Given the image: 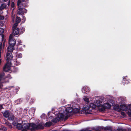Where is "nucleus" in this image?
Returning <instances> with one entry per match:
<instances>
[{
    "mask_svg": "<svg viewBox=\"0 0 131 131\" xmlns=\"http://www.w3.org/2000/svg\"><path fill=\"white\" fill-rule=\"evenodd\" d=\"M41 123H32L31 124L32 126V128L30 129L31 131H35L38 129H42L44 128L43 126Z\"/></svg>",
    "mask_w": 131,
    "mask_h": 131,
    "instance_id": "nucleus-1",
    "label": "nucleus"
},
{
    "mask_svg": "<svg viewBox=\"0 0 131 131\" xmlns=\"http://www.w3.org/2000/svg\"><path fill=\"white\" fill-rule=\"evenodd\" d=\"M128 110V106H127L124 104L121 105L119 106L117 104H115V111L120 112L121 110L126 111Z\"/></svg>",
    "mask_w": 131,
    "mask_h": 131,
    "instance_id": "nucleus-2",
    "label": "nucleus"
},
{
    "mask_svg": "<svg viewBox=\"0 0 131 131\" xmlns=\"http://www.w3.org/2000/svg\"><path fill=\"white\" fill-rule=\"evenodd\" d=\"M18 8L17 10V14L19 15L23 14L25 13H26L27 12V10L25 8L24 6L21 5H19L18 6Z\"/></svg>",
    "mask_w": 131,
    "mask_h": 131,
    "instance_id": "nucleus-3",
    "label": "nucleus"
},
{
    "mask_svg": "<svg viewBox=\"0 0 131 131\" xmlns=\"http://www.w3.org/2000/svg\"><path fill=\"white\" fill-rule=\"evenodd\" d=\"M31 123H26L23 124H22L23 129L21 131H27L28 129L30 130V129L32 128Z\"/></svg>",
    "mask_w": 131,
    "mask_h": 131,
    "instance_id": "nucleus-4",
    "label": "nucleus"
},
{
    "mask_svg": "<svg viewBox=\"0 0 131 131\" xmlns=\"http://www.w3.org/2000/svg\"><path fill=\"white\" fill-rule=\"evenodd\" d=\"M16 43V40L12 37V36L10 35L9 37V45L12 46H14Z\"/></svg>",
    "mask_w": 131,
    "mask_h": 131,
    "instance_id": "nucleus-5",
    "label": "nucleus"
},
{
    "mask_svg": "<svg viewBox=\"0 0 131 131\" xmlns=\"http://www.w3.org/2000/svg\"><path fill=\"white\" fill-rule=\"evenodd\" d=\"M129 80L127 76L124 77L122 83L123 85L127 84L129 82Z\"/></svg>",
    "mask_w": 131,
    "mask_h": 131,
    "instance_id": "nucleus-6",
    "label": "nucleus"
},
{
    "mask_svg": "<svg viewBox=\"0 0 131 131\" xmlns=\"http://www.w3.org/2000/svg\"><path fill=\"white\" fill-rule=\"evenodd\" d=\"M116 100L117 103H124V101H125V98L122 97H120L117 98V99Z\"/></svg>",
    "mask_w": 131,
    "mask_h": 131,
    "instance_id": "nucleus-7",
    "label": "nucleus"
},
{
    "mask_svg": "<svg viewBox=\"0 0 131 131\" xmlns=\"http://www.w3.org/2000/svg\"><path fill=\"white\" fill-rule=\"evenodd\" d=\"M73 108L72 107H67L66 108L65 111L66 112V115H67L68 113H70L73 112Z\"/></svg>",
    "mask_w": 131,
    "mask_h": 131,
    "instance_id": "nucleus-8",
    "label": "nucleus"
},
{
    "mask_svg": "<svg viewBox=\"0 0 131 131\" xmlns=\"http://www.w3.org/2000/svg\"><path fill=\"white\" fill-rule=\"evenodd\" d=\"M99 110L100 112H104L105 111L106 108L104 105H103L101 104L98 105Z\"/></svg>",
    "mask_w": 131,
    "mask_h": 131,
    "instance_id": "nucleus-9",
    "label": "nucleus"
},
{
    "mask_svg": "<svg viewBox=\"0 0 131 131\" xmlns=\"http://www.w3.org/2000/svg\"><path fill=\"white\" fill-rule=\"evenodd\" d=\"M6 57L7 60H12L13 58V56L12 53L7 52L6 55Z\"/></svg>",
    "mask_w": 131,
    "mask_h": 131,
    "instance_id": "nucleus-10",
    "label": "nucleus"
},
{
    "mask_svg": "<svg viewBox=\"0 0 131 131\" xmlns=\"http://www.w3.org/2000/svg\"><path fill=\"white\" fill-rule=\"evenodd\" d=\"M82 92L83 93H84L87 94L90 91L89 89V88L87 86H84L83 87L82 89Z\"/></svg>",
    "mask_w": 131,
    "mask_h": 131,
    "instance_id": "nucleus-11",
    "label": "nucleus"
},
{
    "mask_svg": "<svg viewBox=\"0 0 131 131\" xmlns=\"http://www.w3.org/2000/svg\"><path fill=\"white\" fill-rule=\"evenodd\" d=\"M16 117L12 113H10L8 119L10 121H14L15 120Z\"/></svg>",
    "mask_w": 131,
    "mask_h": 131,
    "instance_id": "nucleus-12",
    "label": "nucleus"
},
{
    "mask_svg": "<svg viewBox=\"0 0 131 131\" xmlns=\"http://www.w3.org/2000/svg\"><path fill=\"white\" fill-rule=\"evenodd\" d=\"M10 114V112L8 110H6L3 114V115L4 117L8 118Z\"/></svg>",
    "mask_w": 131,
    "mask_h": 131,
    "instance_id": "nucleus-13",
    "label": "nucleus"
},
{
    "mask_svg": "<svg viewBox=\"0 0 131 131\" xmlns=\"http://www.w3.org/2000/svg\"><path fill=\"white\" fill-rule=\"evenodd\" d=\"M13 29V34L15 36L18 35L19 33V28H14Z\"/></svg>",
    "mask_w": 131,
    "mask_h": 131,
    "instance_id": "nucleus-14",
    "label": "nucleus"
},
{
    "mask_svg": "<svg viewBox=\"0 0 131 131\" xmlns=\"http://www.w3.org/2000/svg\"><path fill=\"white\" fill-rule=\"evenodd\" d=\"M14 47L9 45L7 48V50L8 52L12 53L14 49Z\"/></svg>",
    "mask_w": 131,
    "mask_h": 131,
    "instance_id": "nucleus-15",
    "label": "nucleus"
},
{
    "mask_svg": "<svg viewBox=\"0 0 131 131\" xmlns=\"http://www.w3.org/2000/svg\"><path fill=\"white\" fill-rule=\"evenodd\" d=\"M23 126L22 124L21 123H17L16 126V128L17 129L19 130H22L23 129Z\"/></svg>",
    "mask_w": 131,
    "mask_h": 131,
    "instance_id": "nucleus-16",
    "label": "nucleus"
},
{
    "mask_svg": "<svg viewBox=\"0 0 131 131\" xmlns=\"http://www.w3.org/2000/svg\"><path fill=\"white\" fill-rule=\"evenodd\" d=\"M6 5L5 4L3 3L1 4V6H0V10L1 11L6 8Z\"/></svg>",
    "mask_w": 131,
    "mask_h": 131,
    "instance_id": "nucleus-17",
    "label": "nucleus"
},
{
    "mask_svg": "<svg viewBox=\"0 0 131 131\" xmlns=\"http://www.w3.org/2000/svg\"><path fill=\"white\" fill-rule=\"evenodd\" d=\"M64 117V116L63 113L60 114L58 115V117L60 119V120L63 119Z\"/></svg>",
    "mask_w": 131,
    "mask_h": 131,
    "instance_id": "nucleus-18",
    "label": "nucleus"
},
{
    "mask_svg": "<svg viewBox=\"0 0 131 131\" xmlns=\"http://www.w3.org/2000/svg\"><path fill=\"white\" fill-rule=\"evenodd\" d=\"M9 67L7 64H5L3 68V70L5 72H7L8 70Z\"/></svg>",
    "mask_w": 131,
    "mask_h": 131,
    "instance_id": "nucleus-19",
    "label": "nucleus"
},
{
    "mask_svg": "<svg viewBox=\"0 0 131 131\" xmlns=\"http://www.w3.org/2000/svg\"><path fill=\"white\" fill-rule=\"evenodd\" d=\"M118 131H131V129H123L122 128H118L117 129Z\"/></svg>",
    "mask_w": 131,
    "mask_h": 131,
    "instance_id": "nucleus-20",
    "label": "nucleus"
},
{
    "mask_svg": "<svg viewBox=\"0 0 131 131\" xmlns=\"http://www.w3.org/2000/svg\"><path fill=\"white\" fill-rule=\"evenodd\" d=\"M89 106L90 108H95L96 107V105L93 103H90L89 105Z\"/></svg>",
    "mask_w": 131,
    "mask_h": 131,
    "instance_id": "nucleus-21",
    "label": "nucleus"
},
{
    "mask_svg": "<svg viewBox=\"0 0 131 131\" xmlns=\"http://www.w3.org/2000/svg\"><path fill=\"white\" fill-rule=\"evenodd\" d=\"M90 109L89 106H83L82 110L84 111H88Z\"/></svg>",
    "mask_w": 131,
    "mask_h": 131,
    "instance_id": "nucleus-22",
    "label": "nucleus"
},
{
    "mask_svg": "<svg viewBox=\"0 0 131 131\" xmlns=\"http://www.w3.org/2000/svg\"><path fill=\"white\" fill-rule=\"evenodd\" d=\"M60 119H59L58 117L52 120V122L55 123H57L59 121Z\"/></svg>",
    "mask_w": 131,
    "mask_h": 131,
    "instance_id": "nucleus-23",
    "label": "nucleus"
},
{
    "mask_svg": "<svg viewBox=\"0 0 131 131\" xmlns=\"http://www.w3.org/2000/svg\"><path fill=\"white\" fill-rule=\"evenodd\" d=\"M128 113L129 115H131V104L129 105L128 106Z\"/></svg>",
    "mask_w": 131,
    "mask_h": 131,
    "instance_id": "nucleus-24",
    "label": "nucleus"
},
{
    "mask_svg": "<svg viewBox=\"0 0 131 131\" xmlns=\"http://www.w3.org/2000/svg\"><path fill=\"white\" fill-rule=\"evenodd\" d=\"M21 18L17 16L16 18V23H19L21 21Z\"/></svg>",
    "mask_w": 131,
    "mask_h": 131,
    "instance_id": "nucleus-25",
    "label": "nucleus"
},
{
    "mask_svg": "<svg viewBox=\"0 0 131 131\" xmlns=\"http://www.w3.org/2000/svg\"><path fill=\"white\" fill-rule=\"evenodd\" d=\"M105 106L106 109H109L111 107V105L108 103H106L105 104Z\"/></svg>",
    "mask_w": 131,
    "mask_h": 131,
    "instance_id": "nucleus-26",
    "label": "nucleus"
},
{
    "mask_svg": "<svg viewBox=\"0 0 131 131\" xmlns=\"http://www.w3.org/2000/svg\"><path fill=\"white\" fill-rule=\"evenodd\" d=\"M104 131H111L112 129L111 127H106L104 128Z\"/></svg>",
    "mask_w": 131,
    "mask_h": 131,
    "instance_id": "nucleus-27",
    "label": "nucleus"
},
{
    "mask_svg": "<svg viewBox=\"0 0 131 131\" xmlns=\"http://www.w3.org/2000/svg\"><path fill=\"white\" fill-rule=\"evenodd\" d=\"M51 125V123L50 122H47L44 125L45 127H50Z\"/></svg>",
    "mask_w": 131,
    "mask_h": 131,
    "instance_id": "nucleus-28",
    "label": "nucleus"
},
{
    "mask_svg": "<svg viewBox=\"0 0 131 131\" xmlns=\"http://www.w3.org/2000/svg\"><path fill=\"white\" fill-rule=\"evenodd\" d=\"M25 0H18L17 1V5L19 6V5H22V2H24Z\"/></svg>",
    "mask_w": 131,
    "mask_h": 131,
    "instance_id": "nucleus-29",
    "label": "nucleus"
},
{
    "mask_svg": "<svg viewBox=\"0 0 131 131\" xmlns=\"http://www.w3.org/2000/svg\"><path fill=\"white\" fill-rule=\"evenodd\" d=\"M29 100H30V103H32L34 102V99H31L30 98V97L29 96H28V97H27L26 99L27 100H29Z\"/></svg>",
    "mask_w": 131,
    "mask_h": 131,
    "instance_id": "nucleus-30",
    "label": "nucleus"
},
{
    "mask_svg": "<svg viewBox=\"0 0 131 131\" xmlns=\"http://www.w3.org/2000/svg\"><path fill=\"white\" fill-rule=\"evenodd\" d=\"M25 31V28L23 27H21L20 28V31L19 32L20 34H22Z\"/></svg>",
    "mask_w": 131,
    "mask_h": 131,
    "instance_id": "nucleus-31",
    "label": "nucleus"
},
{
    "mask_svg": "<svg viewBox=\"0 0 131 131\" xmlns=\"http://www.w3.org/2000/svg\"><path fill=\"white\" fill-rule=\"evenodd\" d=\"M73 110H74L73 111V112L75 113H77L79 111V109L78 108H75L74 109L73 108Z\"/></svg>",
    "mask_w": 131,
    "mask_h": 131,
    "instance_id": "nucleus-32",
    "label": "nucleus"
},
{
    "mask_svg": "<svg viewBox=\"0 0 131 131\" xmlns=\"http://www.w3.org/2000/svg\"><path fill=\"white\" fill-rule=\"evenodd\" d=\"M1 128L2 129V130H3L4 131H6L7 130V129L6 127L5 126H3V125H2L1 126Z\"/></svg>",
    "mask_w": 131,
    "mask_h": 131,
    "instance_id": "nucleus-33",
    "label": "nucleus"
},
{
    "mask_svg": "<svg viewBox=\"0 0 131 131\" xmlns=\"http://www.w3.org/2000/svg\"><path fill=\"white\" fill-rule=\"evenodd\" d=\"M18 24V23H16L14 24L13 26V27H12L13 29L17 28V26Z\"/></svg>",
    "mask_w": 131,
    "mask_h": 131,
    "instance_id": "nucleus-34",
    "label": "nucleus"
},
{
    "mask_svg": "<svg viewBox=\"0 0 131 131\" xmlns=\"http://www.w3.org/2000/svg\"><path fill=\"white\" fill-rule=\"evenodd\" d=\"M4 30V29L2 28L0 30V35H2L3 34Z\"/></svg>",
    "mask_w": 131,
    "mask_h": 131,
    "instance_id": "nucleus-35",
    "label": "nucleus"
},
{
    "mask_svg": "<svg viewBox=\"0 0 131 131\" xmlns=\"http://www.w3.org/2000/svg\"><path fill=\"white\" fill-rule=\"evenodd\" d=\"M121 114L124 117H126V115L125 113L123 112H121Z\"/></svg>",
    "mask_w": 131,
    "mask_h": 131,
    "instance_id": "nucleus-36",
    "label": "nucleus"
},
{
    "mask_svg": "<svg viewBox=\"0 0 131 131\" xmlns=\"http://www.w3.org/2000/svg\"><path fill=\"white\" fill-rule=\"evenodd\" d=\"M2 43H0V58H1V51L2 49Z\"/></svg>",
    "mask_w": 131,
    "mask_h": 131,
    "instance_id": "nucleus-37",
    "label": "nucleus"
},
{
    "mask_svg": "<svg viewBox=\"0 0 131 131\" xmlns=\"http://www.w3.org/2000/svg\"><path fill=\"white\" fill-rule=\"evenodd\" d=\"M8 126V127L10 129H11L13 128V127L12 126V124L11 123H9V124H8V125L7 126Z\"/></svg>",
    "mask_w": 131,
    "mask_h": 131,
    "instance_id": "nucleus-38",
    "label": "nucleus"
},
{
    "mask_svg": "<svg viewBox=\"0 0 131 131\" xmlns=\"http://www.w3.org/2000/svg\"><path fill=\"white\" fill-rule=\"evenodd\" d=\"M11 7L12 8H14L15 7V3L14 2H12L11 4Z\"/></svg>",
    "mask_w": 131,
    "mask_h": 131,
    "instance_id": "nucleus-39",
    "label": "nucleus"
},
{
    "mask_svg": "<svg viewBox=\"0 0 131 131\" xmlns=\"http://www.w3.org/2000/svg\"><path fill=\"white\" fill-rule=\"evenodd\" d=\"M84 99V101H86V102H89V99L88 98L86 97Z\"/></svg>",
    "mask_w": 131,
    "mask_h": 131,
    "instance_id": "nucleus-40",
    "label": "nucleus"
},
{
    "mask_svg": "<svg viewBox=\"0 0 131 131\" xmlns=\"http://www.w3.org/2000/svg\"><path fill=\"white\" fill-rule=\"evenodd\" d=\"M82 131H93L92 130H89V129L86 128L85 129L82 130Z\"/></svg>",
    "mask_w": 131,
    "mask_h": 131,
    "instance_id": "nucleus-41",
    "label": "nucleus"
},
{
    "mask_svg": "<svg viewBox=\"0 0 131 131\" xmlns=\"http://www.w3.org/2000/svg\"><path fill=\"white\" fill-rule=\"evenodd\" d=\"M18 123H16L15 122H14L12 123V124L14 126H17V124Z\"/></svg>",
    "mask_w": 131,
    "mask_h": 131,
    "instance_id": "nucleus-42",
    "label": "nucleus"
},
{
    "mask_svg": "<svg viewBox=\"0 0 131 131\" xmlns=\"http://www.w3.org/2000/svg\"><path fill=\"white\" fill-rule=\"evenodd\" d=\"M22 54H19L18 55V57L19 58H21L22 57Z\"/></svg>",
    "mask_w": 131,
    "mask_h": 131,
    "instance_id": "nucleus-43",
    "label": "nucleus"
},
{
    "mask_svg": "<svg viewBox=\"0 0 131 131\" xmlns=\"http://www.w3.org/2000/svg\"><path fill=\"white\" fill-rule=\"evenodd\" d=\"M68 118V114H67V115H66V116H65L64 118V120H67Z\"/></svg>",
    "mask_w": 131,
    "mask_h": 131,
    "instance_id": "nucleus-44",
    "label": "nucleus"
},
{
    "mask_svg": "<svg viewBox=\"0 0 131 131\" xmlns=\"http://www.w3.org/2000/svg\"><path fill=\"white\" fill-rule=\"evenodd\" d=\"M9 124V122L8 121L7 122H6L5 123V124H6L7 126Z\"/></svg>",
    "mask_w": 131,
    "mask_h": 131,
    "instance_id": "nucleus-45",
    "label": "nucleus"
},
{
    "mask_svg": "<svg viewBox=\"0 0 131 131\" xmlns=\"http://www.w3.org/2000/svg\"><path fill=\"white\" fill-rule=\"evenodd\" d=\"M4 17L1 15H0V20L4 19Z\"/></svg>",
    "mask_w": 131,
    "mask_h": 131,
    "instance_id": "nucleus-46",
    "label": "nucleus"
},
{
    "mask_svg": "<svg viewBox=\"0 0 131 131\" xmlns=\"http://www.w3.org/2000/svg\"><path fill=\"white\" fill-rule=\"evenodd\" d=\"M2 109H4V107H3L2 105L0 104V110Z\"/></svg>",
    "mask_w": 131,
    "mask_h": 131,
    "instance_id": "nucleus-47",
    "label": "nucleus"
},
{
    "mask_svg": "<svg viewBox=\"0 0 131 131\" xmlns=\"http://www.w3.org/2000/svg\"><path fill=\"white\" fill-rule=\"evenodd\" d=\"M62 100H63V102H62V103L63 104H64L66 103V101L64 99H63L62 100Z\"/></svg>",
    "mask_w": 131,
    "mask_h": 131,
    "instance_id": "nucleus-48",
    "label": "nucleus"
},
{
    "mask_svg": "<svg viewBox=\"0 0 131 131\" xmlns=\"http://www.w3.org/2000/svg\"><path fill=\"white\" fill-rule=\"evenodd\" d=\"M10 1H9L8 3H7V5L8 6H9L10 5Z\"/></svg>",
    "mask_w": 131,
    "mask_h": 131,
    "instance_id": "nucleus-49",
    "label": "nucleus"
},
{
    "mask_svg": "<svg viewBox=\"0 0 131 131\" xmlns=\"http://www.w3.org/2000/svg\"><path fill=\"white\" fill-rule=\"evenodd\" d=\"M2 35V39L3 40V39H4V35L3 34Z\"/></svg>",
    "mask_w": 131,
    "mask_h": 131,
    "instance_id": "nucleus-50",
    "label": "nucleus"
},
{
    "mask_svg": "<svg viewBox=\"0 0 131 131\" xmlns=\"http://www.w3.org/2000/svg\"><path fill=\"white\" fill-rule=\"evenodd\" d=\"M5 41H4L3 42V46L4 47V46H5Z\"/></svg>",
    "mask_w": 131,
    "mask_h": 131,
    "instance_id": "nucleus-51",
    "label": "nucleus"
},
{
    "mask_svg": "<svg viewBox=\"0 0 131 131\" xmlns=\"http://www.w3.org/2000/svg\"><path fill=\"white\" fill-rule=\"evenodd\" d=\"M14 69H15V70L16 71H17V69L16 68H14Z\"/></svg>",
    "mask_w": 131,
    "mask_h": 131,
    "instance_id": "nucleus-52",
    "label": "nucleus"
},
{
    "mask_svg": "<svg viewBox=\"0 0 131 131\" xmlns=\"http://www.w3.org/2000/svg\"><path fill=\"white\" fill-rule=\"evenodd\" d=\"M92 129L93 130H95V128H92Z\"/></svg>",
    "mask_w": 131,
    "mask_h": 131,
    "instance_id": "nucleus-53",
    "label": "nucleus"
},
{
    "mask_svg": "<svg viewBox=\"0 0 131 131\" xmlns=\"http://www.w3.org/2000/svg\"><path fill=\"white\" fill-rule=\"evenodd\" d=\"M21 41H20L19 43V45H21Z\"/></svg>",
    "mask_w": 131,
    "mask_h": 131,
    "instance_id": "nucleus-54",
    "label": "nucleus"
},
{
    "mask_svg": "<svg viewBox=\"0 0 131 131\" xmlns=\"http://www.w3.org/2000/svg\"><path fill=\"white\" fill-rule=\"evenodd\" d=\"M113 109H114L115 110V105H114H114H113Z\"/></svg>",
    "mask_w": 131,
    "mask_h": 131,
    "instance_id": "nucleus-55",
    "label": "nucleus"
},
{
    "mask_svg": "<svg viewBox=\"0 0 131 131\" xmlns=\"http://www.w3.org/2000/svg\"><path fill=\"white\" fill-rule=\"evenodd\" d=\"M50 131H58L56 130H52Z\"/></svg>",
    "mask_w": 131,
    "mask_h": 131,
    "instance_id": "nucleus-56",
    "label": "nucleus"
},
{
    "mask_svg": "<svg viewBox=\"0 0 131 131\" xmlns=\"http://www.w3.org/2000/svg\"><path fill=\"white\" fill-rule=\"evenodd\" d=\"M8 0H4V1L5 2H7V1Z\"/></svg>",
    "mask_w": 131,
    "mask_h": 131,
    "instance_id": "nucleus-57",
    "label": "nucleus"
},
{
    "mask_svg": "<svg viewBox=\"0 0 131 131\" xmlns=\"http://www.w3.org/2000/svg\"><path fill=\"white\" fill-rule=\"evenodd\" d=\"M0 131H2V128H0Z\"/></svg>",
    "mask_w": 131,
    "mask_h": 131,
    "instance_id": "nucleus-58",
    "label": "nucleus"
},
{
    "mask_svg": "<svg viewBox=\"0 0 131 131\" xmlns=\"http://www.w3.org/2000/svg\"><path fill=\"white\" fill-rule=\"evenodd\" d=\"M94 131H101L97 130H95Z\"/></svg>",
    "mask_w": 131,
    "mask_h": 131,
    "instance_id": "nucleus-59",
    "label": "nucleus"
},
{
    "mask_svg": "<svg viewBox=\"0 0 131 131\" xmlns=\"http://www.w3.org/2000/svg\"><path fill=\"white\" fill-rule=\"evenodd\" d=\"M86 113H87V114H89L90 113L89 112H87Z\"/></svg>",
    "mask_w": 131,
    "mask_h": 131,
    "instance_id": "nucleus-60",
    "label": "nucleus"
},
{
    "mask_svg": "<svg viewBox=\"0 0 131 131\" xmlns=\"http://www.w3.org/2000/svg\"><path fill=\"white\" fill-rule=\"evenodd\" d=\"M4 41V39L3 40V39H2V41Z\"/></svg>",
    "mask_w": 131,
    "mask_h": 131,
    "instance_id": "nucleus-61",
    "label": "nucleus"
},
{
    "mask_svg": "<svg viewBox=\"0 0 131 131\" xmlns=\"http://www.w3.org/2000/svg\"><path fill=\"white\" fill-rule=\"evenodd\" d=\"M14 8L13 9V10H14Z\"/></svg>",
    "mask_w": 131,
    "mask_h": 131,
    "instance_id": "nucleus-62",
    "label": "nucleus"
}]
</instances>
